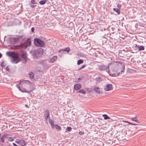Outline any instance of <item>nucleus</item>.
I'll return each instance as SVG.
<instances>
[{
	"label": "nucleus",
	"mask_w": 146,
	"mask_h": 146,
	"mask_svg": "<svg viewBox=\"0 0 146 146\" xmlns=\"http://www.w3.org/2000/svg\"><path fill=\"white\" fill-rule=\"evenodd\" d=\"M121 66V71L123 72L124 70L125 64L124 63L118 61L110 62L109 64V74L112 76H117L119 75V72H117L120 66Z\"/></svg>",
	"instance_id": "1"
},
{
	"label": "nucleus",
	"mask_w": 146,
	"mask_h": 146,
	"mask_svg": "<svg viewBox=\"0 0 146 146\" xmlns=\"http://www.w3.org/2000/svg\"><path fill=\"white\" fill-rule=\"evenodd\" d=\"M31 43V39L29 38L24 43H21L20 45L18 46L19 48L26 49L28 46H30Z\"/></svg>",
	"instance_id": "2"
},
{
	"label": "nucleus",
	"mask_w": 146,
	"mask_h": 146,
	"mask_svg": "<svg viewBox=\"0 0 146 146\" xmlns=\"http://www.w3.org/2000/svg\"><path fill=\"white\" fill-rule=\"evenodd\" d=\"M34 43L35 45L38 47H43L45 45V43L44 41L39 38H35Z\"/></svg>",
	"instance_id": "3"
},
{
	"label": "nucleus",
	"mask_w": 146,
	"mask_h": 146,
	"mask_svg": "<svg viewBox=\"0 0 146 146\" xmlns=\"http://www.w3.org/2000/svg\"><path fill=\"white\" fill-rule=\"evenodd\" d=\"M43 49L42 48H38L33 51V56L35 58H38L43 54Z\"/></svg>",
	"instance_id": "4"
},
{
	"label": "nucleus",
	"mask_w": 146,
	"mask_h": 146,
	"mask_svg": "<svg viewBox=\"0 0 146 146\" xmlns=\"http://www.w3.org/2000/svg\"><path fill=\"white\" fill-rule=\"evenodd\" d=\"M98 69L100 70L106 71L108 73V72H109V64L107 66H105L104 64H101L99 66Z\"/></svg>",
	"instance_id": "5"
},
{
	"label": "nucleus",
	"mask_w": 146,
	"mask_h": 146,
	"mask_svg": "<svg viewBox=\"0 0 146 146\" xmlns=\"http://www.w3.org/2000/svg\"><path fill=\"white\" fill-rule=\"evenodd\" d=\"M15 143L21 145V146H25L27 144V143L23 140H20L19 139H17V140L15 141Z\"/></svg>",
	"instance_id": "6"
},
{
	"label": "nucleus",
	"mask_w": 146,
	"mask_h": 146,
	"mask_svg": "<svg viewBox=\"0 0 146 146\" xmlns=\"http://www.w3.org/2000/svg\"><path fill=\"white\" fill-rule=\"evenodd\" d=\"M1 134L0 133V143L1 141L2 143H4L5 142V139H7V137L10 136L9 134L5 133L3 134L1 136Z\"/></svg>",
	"instance_id": "7"
},
{
	"label": "nucleus",
	"mask_w": 146,
	"mask_h": 146,
	"mask_svg": "<svg viewBox=\"0 0 146 146\" xmlns=\"http://www.w3.org/2000/svg\"><path fill=\"white\" fill-rule=\"evenodd\" d=\"M141 43L140 44L139 43L135 44V47L138 49L139 51L143 50L145 49V48L143 46L141 45Z\"/></svg>",
	"instance_id": "8"
},
{
	"label": "nucleus",
	"mask_w": 146,
	"mask_h": 146,
	"mask_svg": "<svg viewBox=\"0 0 146 146\" xmlns=\"http://www.w3.org/2000/svg\"><path fill=\"white\" fill-rule=\"evenodd\" d=\"M44 112V116L46 121H47L48 119H50V111L49 110L46 109Z\"/></svg>",
	"instance_id": "9"
},
{
	"label": "nucleus",
	"mask_w": 146,
	"mask_h": 146,
	"mask_svg": "<svg viewBox=\"0 0 146 146\" xmlns=\"http://www.w3.org/2000/svg\"><path fill=\"white\" fill-rule=\"evenodd\" d=\"M102 88H100L99 87L95 86L94 88V90L96 93L99 94H101L103 93V91Z\"/></svg>",
	"instance_id": "10"
},
{
	"label": "nucleus",
	"mask_w": 146,
	"mask_h": 146,
	"mask_svg": "<svg viewBox=\"0 0 146 146\" xmlns=\"http://www.w3.org/2000/svg\"><path fill=\"white\" fill-rule=\"evenodd\" d=\"M104 89L106 91H108L112 89V86L111 84H107L104 87Z\"/></svg>",
	"instance_id": "11"
},
{
	"label": "nucleus",
	"mask_w": 146,
	"mask_h": 146,
	"mask_svg": "<svg viewBox=\"0 0 146 146\" xmlns=\"http://www.w3.org/2000/svg\"><path fill=\"white\" fill-rule=\"evenodd\" d=\"M22 36H19L17 37H14L11 38V41L14 42H19V40L21 38Z\"/></svg>",
	"instance_id": "12"
},
{
	"label": "nucleus",
	"mask_w": 146,
	"mask_h": 146,
	"mask_svg": "<svg viewBox=\"0 0 146 146\" xmlns=\"http://www.w3.org/2000/svg\"><path fill=\"white\" fill-rule=\"evenodd\" d=\"M28 83L30 84H32V83L30 82V81L28 80H23L21 81L19 83V85H24V86H25V84Z\"/></svg>",
	"instance_id": "13"
},
{
	"label": "nucleus",
	"mask_w": 146,
	"mask_h": 146,
	"mask_svg": "<svg viewBox=\"0 0 146 146\" xmlns=\"http://www.w3.org/2000/svg\"><path fill=\"white\" fill-rule=\"evenodd\" d=\"M21 61V59H17L14 58H12L11 60V62L14 64H17Z\"/></svg>",
	"instance_id": "14"
},
{
	"label": "nucleus",
	"mask_w": 146,
	"mask_h": 146,
	"mask_svg": "<svg viewBox=\"0 0 146 146\" xmlns=\"http://www.w3.org/2000/svg\"><path fill=\"white\" fill-rule=\"evenodd\" d=\"M82 87L81 84L80 83L77 84L74 86V89L76 90H78Z\"/></svg>",
	"instance_id": "15"
},
{
	"label": "nucleus",
	"mask_w": 146,
	"mask_h": 146,
	"mask_svg": "<svg viewBox=\"0 0 146 146\" xmlns=\"http://www.w3.org/2000/svg\"><path fill=\"white\" fill-rule=\"evenodd\" d=\"M57 56H54L52 58H50L48 60V62L50 63H53L55 61H56L57 58Z\"/></svg>",
	"instance_id": "16"
},
{
	"label": "nucleus",
	"mask_w": 146,
	"mask_h": 146,
	"mask_svg": "<svg viewBox=\"0 0 146 146\" xmlns=\"http://www.w3.org/2000/svg\"><path fill=\"white\" fill-rule=\"evenodd\" d=\"M70 50V48L69 47H68L64 49H60L59 50L58 52H61L63 51H66L67 52H69Z\"/></svg>",
	"instance_id": "17"
},
{
	"label": "nucleus",
	"mask_w": 146,
	"mask_h": 146,
	"mask_svg": "<svg viewBox=\"0 0 146 146\" xmlns=\"http://www.w3.org/2000/svg\"><path fill=\"white\" fill-rule=\"evenodd\" d=\"M6 54L9 57H11L13 58V55H14V52H7L6 53Z\"/></svg>",
	"instance_id": "18"
},
{
	"label": "nucleus",
	"mask_w": 146,
	"mask_h": 146,
	"mask_svg": "<svg viewBox=\"0 0 146 146\" xmlns=\"http://www.w3.org/2000/svg\"><path fill=\"white\" fill-rule=\"evenodd\" d=\"M3 25L5 27H8L11 25V22L5 21L3 24Z\"/></svg>",
	"instance_id": "19"
},
{
	"label": "nucleus",
	"mask_w": 146,
	"mask_h": 146,
	"mask_svg": "<svg viewBox=\"0 0 146 146\" xmlns=\"http://www.w3.org/2000/svg\"><path fill=\"white\" fill-rule=\"evenodd\" d=\"M32 91L33 90L29 91L27 90L25 88H23L21 89V90H20V91H21L22 92L27 93L29 94L31 93Z\"/></svg>",
	"instance_id": "20"
},
{
	"label": "nucleus",
	"mask_w": 146,
	"mask_h": 146,
	"mask_svg": "<svg viewBox=\"0 0 146 146\" xmlns=\"http://www.w3.org/2000/svg\"><path fill=\"white\" fill-rule=\"evenodd\" d=\"M131 119L132 121H135L138 123H140L139 120L138 119V118L136 116L135 117H131Z\"/></svg>",
	"instance_id": "21"
},
{
	"label": "nucleus",
	"mask_w": 146,
	"mask_h": 146,
	"mask_svg": "<svg viewBox=\"0 0 146 146\" xmlns=\"http://www.w3.org/2000/svg\"><path fill=\"white\" fill-rule=\"evenodd\" d=\"M141 64L143 67L145 68H146V59L141 62Z\"/></svg>",
	"instance_id": "22"
},
{
	"label": "nucleus",
	"mask_w": 146,
	"mask_h": 146,
	"mask_svg": "<svg viewBox=\"0 0 146 146\" xmlns=\"http://www.w3.org/2000/svg\"><path fill=\"white\" fill-rule=\"evenodd\" d=\"M113 10L114 11L117 13L118 15H119L121 13L120 10L119 9L113 8Z\"/></svg>",
	"instance_id": "23"
},
{
	"label": "nucleus",
	"mask_w": 146,
	"mask_h": 146,
	"mask_svg": "<svg viewBox=\"0 0 146 146\" xmlns=\"http://www.w3.org/2000/svg\"><path fill=\"white\" fill-rule=\"evenodd\" d=\"M29 76L30 78L31 79H34V74L32 72H30L29 74Z\"/></svg>",
	"instance_id": "24"
},
{
	"label": "nucleus",
	"mask_w": 146,
	"mask_h": 146,
	"mask_svg": "<svg viewBox=\"0 0 146 146\" xmlns=\"http://www.w3.org/2000/svg\"><path fill=\"white\" fill-rule=\"evenodd\" d=\"M20 55V53L16 54H15L14 53V55H13V58L18 59H21L19 57V56Z\"/></svg>",
	"instance_id": "25"
},
{
	"label": "nucleus",
	"mask_w": 146,
	"mask_h": 146,
	"mask_svg": "<svg viewBox=\"0 0 146 146\" xmlns=\"http://www.w3.org/2000/svg\"><path fill=\"white\" fill-rule=\"evenodd\" d=\"M21 56L22 58V59H25L27 58L26 54L24 52H23V53H22V54L21 55Z\"/></svg>",
	"instance_id": "26"
},
{
	"label": "nucleus",
	"mask_w": 146,
	"mask_h": 146,
	"mask_svg": "<svg viewBox=\"0 0 146 146\" xmlns=\"http://www.w3.org/2000/svg\"><path fill=\"white\" fill-rule=\"evenodd\" d=\"M55 127L56 129L58 131H60L61 130V127L60 126L57 124H56L55 125Z\"/></svg>",
	"instance_id": "27"
},
{
	"label": "nucleus",
	"mask_w": 146,
	"mask_h": 146,
	"mask_svg": "<svg viewBox=\"0 0 146 146\" xmlns=\"http://www.w3.org/2000/svg\"><path fill=\"white\" fill-rule=\"evenodd\" d=\"M72 130V128L70 127H67L65 131V132L68 133Z\"/></svg>",
	"instance_id": "28"
},
{
	"label": "nucleus",
	"mask_w": 146,
	"mask_h": 146,
	"mask_svg": "<svg viewBox=\"0 0 146 146\" xmlns=\"http://www.w3.org/2000/svg\"><path fill=\"white\" fill-rule=\"evenodd\" d=\"M77 93H82L84 94H86V92L84 90L81 89L78 91L77 92Z\"/></svg>",
	"instance_id": "29"
},
{
	"label": "nucleus",
	"mask_w": 146,
	"mask_h": 146,
	"mask_svg": "<svg viewBox=\"0 0 146 146\" xmlns=\"http://www.w3.org/2000/svg\"><path fill=\"white\" fill-rule=\"evenodd\" d=\"M84 62L83 60L82 59H79L78 60L77 62V64L78 65H79L81 64H82Z\"/></svg>",
	"instance_id": "30"
},
{
	"label": "nucleus",
	"mask_w": 146,
	"mask_h": 146,
	"mask_svg": "<svg viewBox=\"0 0 146 146\" xmlns=\"http://www.w3.org/2000/svg\"><path fill=\"white\" fill-rule=\"evenodd\" d=\"M102 116L104 117V119L107 120L109 119L110 118L106 114H103Z\"/></svg>",
	"instance_id": "31"
},
{
	"label": "nucleus",
	"mask_w": 146,
	"mask_h": 146,
	"mask_svg": "<svg viewBox=\"0 0 146 146\" xmlns=\"http://www.w3.org/2000/svg\"><path fill=\"white\" fill-rule=\"evenodd\" d=\"M7 139H8L7 140L9 141H14V139L11 137H7Z\"/></svg>",
	"instance_id": "32"
},
{
	"label": "nucleus",
	"mask_w": 146,
	"mask_h": 146,
	"mask_svg": "<svg viewBox=\"0 0 146 146\" xmlns=\"http://www.w3.org/2000/svg\"><path fill=\"white\" fill-rule=\"evenodd\" d=\"M49 123L51 125H53L54 124V120H50V119H49Z\"/></svg>",
	"instance_id": "33"
},
{
	"label": "nucleus",
	"mask_w": 146,
	"mask_h": 146,
	"mask_svg": "<svg viewBox=\"0 0 146 146\" xmlns=\"http://www.w3.org/2000/svg\"><path fill=\"white\" fill-rule=\"evenodd\" d=\"M123 121L125 122V123H128L129 124L131 125H137L136 124L133 123H131L130 122H128V121Z\"/></svg>",
	"instance_id": "34"
},
{
	"label": "nucleus",
	"mask_w": 146,
	"mask_h": 146,
	"mask_svg": "<svg viewBox=\"0 0 146 146\" xmlns=\"http://www.w3.org/2000/svg\"><path fill=\"white\" fill-rule=\"evenodd\" d=\"M84 78V77H81L80 78H78L76 81L77 82H80V80H82Z\"/></svg>",
	"instance_id": "35"
},
{
	"label": "nucleus",
	"mask_w": 146,
	"mask_h": 146,
	"mask_svg": "<svg viewBox=\"0 0 146 146\" xmlns=\"http://www.w3.org/2000/svg\"><path fill=\"white\" fill-rule=\"evenodd\" d=\"M135 70H133L132 69H130L129 68L128 70H127V72H129V73H133L135 72Z\"/></svg>",
	"instance_id": "36"
},
{
	"label": "nucleus",
	"mask_w": 146,
	"mask_h": 146,
	"mask_svg": "<svg viewBox=\"0 0 146 146\" xmlns=\"http://www.w3.org/2000/svg\"><path fill=\"white\" fill-rule=\"evenodd\" d=\"M39 3L41 5H44L46 3L43 0H41L39 1Z\"/></svg>",
	"instance_id": "37"
},
{
	"label": "nucleus",
	"mask_w": 146,
	"mask_h": 146,
	"mask_svg": "<svg viewBox=\"0 0 146 146\" xmlns=\"http://www.w3.org/2000/svg\"><path fill=\"white\" fill-rule=\"evenodd\" d=\"M86 66V65H82L80 67V68H79L78 69V70H81L82 69H83V68H85Z\"/></svg>",
	"instance_id": "38"
},
{
	"label": "nucleus",
	"mask_w": 146,
	"mask_h": 146,
	"mask_svg": "<svg viewBox=\"0 0 146 146\" xmlns=\"http://www.w3.org/2000/svg\"><path fill=\"white\" fill-rule=\"evenodd\" d=\"M27 61V60L26 59H22L21 60V61H22V63L23 64L26 63Z\"/></svg>",
	"instance_id": "39"
},
{
	"label": "nucleus",
	"mask_w": 146,
	"mask_h": 146,
	"mask_svg": "<svg viewBox=\"0 0 146 146\" xmlns=\"http://www.w3.org/2000/svg\"><path fill=\"white\" fill-rule=\"evenodd\" d=\"M44 62V61L43 60L40 61L39 62H37V64H41L43 65V62Z\"/></svg>",
	"instance_id": "40"
},
{
	"label": "nucleus",
	"mask_w": 146,
	"mask_h": 146,
	"mask_svg": "<svg viewBox=\"0 0 146 146\" xmlns=\"http://www.w3.org/2000/svg\"><path fill=\"white\" fill-rule=\"evenodd\" d=\"M6 64L4 61H3L1 64V67H4L6 66Z\"/></svg>",
	"instance_id": "41"
},
{
	"label": "nucleus",
	"mask_w": 146,
	"mask_h": 146,
	"mask_svg": "<svg viewBox=\"0 0 146 146\" xmlns=\"http://www.w3.org/2000/svg\"><path fill=\"white\" fill-rule=\"evenodd\" d=\"M78 134L80 135H84V131H80L78 133Z\"/></svg>",
	"instance_id": "42"
},
{
	"label": "nucleus",
	"mask_w": 146,
	"mask_h": 146,
	"mask_svg": "<svg viewBox=\"0 0 146 146\" xmlns=\"http://www.w3.org/2000/svg\"><path fill=\"white\" fill-rule=\"evenodd\" d=\"M31 3L32 4H36V2L35 0H31Z\"/></svg>",
	"instance_id": "43"
},
{
	"label": "nucleus",
	"mask_w": 146,
	"mask_h": 146,
	"mask_svg": "<svg viewBox=\"0 0 146 146\" xmlns=\"http://www.w3.org/2000/svg\"><path fill=\"white\" fill-rule=\"evenodd\" d=\"M117 7L118 8V9L120 10V9H121V4H118L117 5Z\"/></svg>",
	"instance_id": "44"
},
{
	"label": "nucleus",
	"mask_w": 146,
	"mask_h": 146,
	"mask_svg": "<svg viewBox=\"0 0 146 146\" xmlns=\"http://www.w3.org/2000/svg\"><path fill=\"white\" fill-rule=\"evenodd\" d=\"M36 5H34L31 4L30 5V7L32 8H34L35 7H36Z\"/></svg>",
	"instance_id": "45"
},
{
	"label": "nucleus",
	"mask_w": 146,
	"mask_h": 146,
	"mask_svg": "<svg viewBox=\"0 0 146 146\" xmlns=\"http://www.w3.org/2000/svg\"><path fill=\"white\" fill-rule=\"evenodd\" d=\"M35 28L34 27H33L31 29V31L32 33H34V31L35 30Z\"/></svg>",
	"instance_id": "46"
},
{
	"label": "nucleus",
	"mask_w": 146,
	"mask_h": 146,
	"mask_svg": "<svg viewBox=\"0 0 146 146\" xmlns=\"http://www.w3.org/2000/svg\"><path fill=\"white\" fill-rule=\"evenodd\" d=\"M6 70L8 71V72H9V67H8V66H7L6 68Z\"/></svg>",
	"instance_id": "47"
},
{
	"label": "nucleus",
	"mask_w": 146,
	"mask_h": 146,
	"mask_svg": "<svg viewBox=\"0 0 146 146\" xmlns=\"http://www.w3.org/2000/svg\"><path fill=\"white\" fill-rule=\"evenodd\" d=\"M17 86L20 91V90H21V88L19 86H18L17 85Z\"/></svg>",
	"instance_id": "48"
},
{
	"label": "nucleus",
	"mask_w": 146,
	"mask_h": 146,
	"mask_svg": "<svg viewBox=\"0 0 146 146\" xmlns=\"http://www.w3.org/2000/svg\"><path fill=\"white\" fill-rule=\"evenodd\" d=\"M13 144L14 146H19L15 143H13Z\"/></svg>",
	"instance_id": "49"
},
{
	"label": "nucleus",
	"mask_w": 146,
	"mask_h": 146,
	"mask_svg": "<svg viewBox=\"0 0 146 146\" xmlns=\"http://www.w3.org/2000/svg\"><path fill=\"white\" fill-rule=\"evenodd\" d=\"M52 126V129H54V128L55 125H54V124L53 125H51Z\"/></svg>",
	"instance_id": "50"
},
{
	"label": "nucleus",
	"mask_w": 146,
	"mask_h": 146,
	"mask_svg": "<svg viewBox=\"0 0 146 146\" xmlns=\"http://www.w3.org/2000/svg\"><path fill=\"white\" fill-rule=\"evenodd\" d=\"M41 69V68H39V67L38 68V71H39Z\"/></svg>",
	"instance_id": "51"
},
{
	"label": "nucleus",
	"mask_w": 146,
	"mask_h": 146,
	"mask_svg": "<svg viewBox=\"0 0 146 146\" xmlns=\"http://www.w3.org/2000/svg\"><path fill=\"white\" fill-rule=\"evenodd\" d=\"M2 56V54H1V53H0V58H1Z\"/></svg>",
	"instance_id": "52"
},
{
	"label": "nucleus",
	"mask_w": 146,
	"mask_h": 146,
	"mask_svg": "<svg viewBox=\"0 0 146 146\" xmlns=\"http://www.w3.org/2000/svg\"><path fill=\"white\" fill-rule=\"evenodd\" d=\"M25 107H27V108H29V107H28L27 105V104H26V105H25Z\"/></svg>",
	"instance_id": "53"
},
{
	"label": "nucleus",
	"mask_w": 146,
	"mask_h": 146,
	"mask_svg": "<svg viewBox=\"0 0 146 146\" xmlns=\"http://www.w3.org/2000/svg\"><path fill=\"white\" fill-rule=\"evenodd\" d=\"M43 0L45 2V3H46V2H47V1L48 0Z\"/></svg>",
	"instance_id": "54"
},
{
	"label": "nucleus",
	"mask_w": 146,
	"mask_h": 146,
	"mask_svg": "<svg viewBox=\"0 0 146 146\" xmlns=\"http://www.w3.org/2000/svg\"><path fill=\"white\" fill-rule=\"evenodd\" d=\"M142 43H143V42H142Z\"/></svg>",
	"instance_id": "55"
}]
</instances>
